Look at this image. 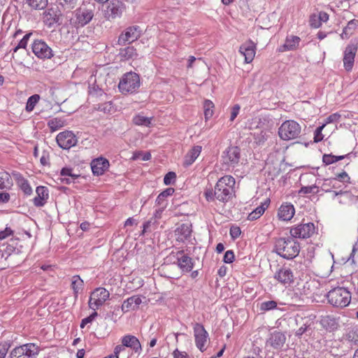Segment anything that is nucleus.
<instances>
[{
    "label": "nucleus",
    "mask_w": 358,
    "mask_h": 358,
    "mask_svg": "<svg viewBox=\"0 0 358 358\" xmlns=\"http://www.w3.org/2000/svg\"><path fill=\"white\" fill-rule=\"evenodd\" d=\"M193 329L196 346L201 352H204L206 350L205 345L208 339V333L200 323H195Z\"/></svg>",
    "instance_id": "12"
},
{
    "label": "nucleus",
    "mask_w": 358,
    "mask_h": 358,
    "mask_svg": "<svg viewBox=\"0 0 358 358\" xmlns=\"http://www.w3.org/2000/svg\"><path fill=\"white\" fill-rule=\"evenodd\" d=\"M289 233L294 238H307L315 233V225L312 222L301 223L291 227Z\"/></svg>",
    "instance_id": "10"
},
{
    "label": "nucleus",
    "mask_w": 358,
    "mask_h": 358,
    "mask_svg": "<svg viewBox=\"0 0 358 358\" xmlns=\"http://www.w3.org/2000/svg\"><path fill=\"white\" fill-rule=\"evenodd\" d=\"M240 108L241 107L238 104H236L232 107L230 115V121L232 122L235 120L240 111Z\"/></svg>",
    "instance_id": "61"
},
{
    "label": "nucleus",
    "mask_w": 358,
    "mask_h": 358,
    "mask_svg": "<svg viewBox=\"0 0 358 358\" xmlns=\"http://www.w3.org/2000/svg\"><path fill=\"white\" fill-rule=\"evenodd\" d=\"M141 35V30L138 26L127 27L118 38L117 43L120 45H125L136 41Z\"/></svg>",
    "instance_id": "11"
},
{
    "label": "nucleus",
    "mask_w": 358,
    "mask_h": 358,
    "mask_svg": "<svg viewBox=\"0 0 358 358\" xmlns=\"http://www.w3.org/2000/svg\"><path fill=\"white\" fill-rule=\"evenodd\" d=\"M324 127L325 124H322V126H320L316 129L314 136V141L315 143H318L323 139L324 136L322 134V131Z\"/></svg>",
    "instance_id": "55"
},
{
    "label": "nucleus",
    "mask_w": 358,
    "mask_h": 358,
    "mask_svg": "<svg viewBox=\"0 0 358 358\" xmlns=\"http://www.w3.org/2000/svg\"><path fill=\"white\" fill-rule=\"evenodd\" d=\"M31 33L27 34L24 36V37L18 42L17 45L13 48V57H15V53H17V51L20 49H26V47L27 45V43L29 41V37L31 36Z\"/></svg>",
    "instance_id": "42"
},
{
    "label": "nucleus",
    "mask_w": 358,
    "mask_h": 358,
    "mask_svg": "<svg viewBox=\"0 0 358 358\" xmlns=\"http://www.w3.org/2000/svg\"><path fill=\"white\" fill-rule=\"evenodd\" d=\"M349 341L355 345H358V328L352 329L348 334Z\"/></svg>",
    "instance_id": "52"
},
{
    "label": "nucleus",
    "mask_w": 358,
    "mask_h": 358,
    "mask_svg": "<svg viewBox=\"0 0 358 358\" xmlns=\"http://www.w3.org/2000/svg\"><path fill=\"white\" fill-rule=\"evenodd\" d=\"M13 234V231L10 227H6L4 230L0 231V241L6 238Z\"/></svg>",
    "instance_id": "62"
},
{
    "label": "nucleus",
    "mask_w": 358,
    "mask_h": 358,
    "mask_svg": "<svg viewBox=\"0 0 358 358\" xmlns=\"http://www.w3.org/2000/svg\"><path fill=\"white\" fill-rule=\"evenodd\" d=\"M357 44L349 43L344 51L343 64L346 71L352 70L355 62V57L357 51Z\"/></svg>",
    "instance_id": "18"
},
{
    "label": "nucleus",
    "mask_w": 358,
    "mask_h": 358,
    "mask_svg": "<svg viewBox=\"0 0 358 358\" xmlns=\"http://www.w3.org/2000/svg\"><path fill=\"white\" fill-rule=\"evenodd\" d=\"M301 41V38L296 36H287L283 45L280 46V52L295 50Z\"/></svg>",
    "instance_id": "29"
},
{
    "label": "nucleus",
    "mask_w": 358,
    "mask_h": 358,
    "mask_svg": "<svg viewBox=\"0 0 358 358\" xmlns=\"http://www.w3.org/2000/svg\"><path fill=\"white\" fill-rule=\"evenodd\" d=\"M277 307V303L275 301H267L262 302L260 306V310L268 311L273 310Z\"/></svg>",
    "instance_id": "51"
},
{
    "label": "nucleus",
    "mask_w": 358,
    "mask_h": 358,
    "mask_svg": "<svg viewBox=\"0 0 358 358\" xmlns=\"http://www.w3.org/2000/svg\"><path fill=\"white\" fill-rule=\"evenodd\" d=\"M204 115L206 119L211 117L213 115V108H214L213 103L210 100H206L203 103Z\"/></svg>",
    "instance_id": "48"
},
{
    "label": "nucleus",
    "mask_w": 358,
    "mask_h": 358,
    "mask_svg": "<svg viewBox=\"0 0 358 358\" xmlns=\"http://www.w3.org/2000/svg\"><path fill=\"white\" fill-rule=\"evenodd\" d=\"M64 125V120L60 117H55L50 120L48 122V126L52 131H55Z\"/></svg>",
    "instance_id": "40"
},
{
    "label": "nucleus",
    "mask_w": 358,
    "mask_h": 358,
    "mask_svg": "<svg viewBox=\"0 0 358 358\" xmlns=\"http://www.w3.org/2000/svg\"><path fill=\"white\" fill-rule=\"evenodd\" d=\"M310 292V284L308 282L303 280L297 282L293 289V294L296 299L295 301L300 300L301 296L308 295Z\"/></svg>",
    "instance_id": "24"
},
{
    "label": "nucleus",
    "mask_w": 358,
    "mask_h": 358,
    "mask_svg": "<svg viewBox=\"0 0 358 358\" xmlns=\"http://www.w3.org/2000/svg\"><path fill=\"white\" fill-rule=\"evenodd\" d=\"M173 358H188V355L186 352L180 351L178 349H176L173 352Z\"/></svg>",
    "instance_id": "63"
},
{
    "label": "nucleus",
    "mask_w": 358,
    "mask_h": 358,
    "mask_svg": "<svg viewBox=\"0 0 358 358\" xmlns=\"http://www.w3.org/2000/svg\"><path fill=\"white\" fill-rule=\"evenodd\" d=\"M192 231V225L190 224H181L175 231L176 235L177 236V240L184 242L190 237Z\"/></svg>",
    "instance_id": "27"
},
{
    "label": "nucleus",
    "mask_w": 358,
    "mask_h": 358,
    "mask_svg": "<svg viewBox=\"0 0 358 358\" xmlns=\"http://www.w3.org/2000/svg\"><path fill=\"white\" fill-rule=\"evenodd\" d=\"M322 23L320 21V19L317 18V16L315 15H313L310 17V25L313 28H318L321 26Z\"/></svg>",
    "instance_id": "59"
},
{
    "label": "nucleus",
    "mask_w": 358,
    "mask_h": 358,
    "mask_svg": "<svg viewBox=\"0 0 358 358\" xmlns=\"http://www.w3.org/2000/svg\"><path fill=\"white\" fill-rule=\"evenodd\" d=\"M301 132V126L292 120L283 122L278 131L280 138L283 141H291L300 138Z\"/></svg>",
    "instance_id": "4"
},
{
    "label": "nucleus",
    "mask_w": 358,
    "mask_h": 358,
    "mask_svg": "<svg viewBox=\"0 0 358 358\" xmlns=\"http://www.w3.org/2000/svg\"><path fill=\"white\" fill-rule=\"evenodd\" d=\"M229 233H230V236H231V238L233 239H236L238 237H239V236L241 234V229L239 227L232 226L230 228Z\"/></svg>",
    "instance_id": "58"
},
{
    "label": "nucleus",
    "mask_w": 358,
    "mask_h": 358,
    "mask_svg": "<svg viewBox=\"0 0 358 358\" xmlns=\"http://www.w3.org/2000/svg\"><path fill=\"white\" fill-rule=\"evenodd\" d=\"M71 287L73 292V296L76 299L78 294L82 292L84 289V282L78 275L71 278Z\"/></svg>",
    "instance_id": "32"
},
{
    "label": "nucleus",
    "mask_w": 358,
    "mask_h": 358,
    "mask_svg": "<svg viewBox=\"0 0 358 358\" xmlns=\"http://www.w3.org/2000/svg\"><path fill=\"white\" fill-rule=\"evenodd\" d=\"M235 179L231 176L222 177L216 183L215 189H207L204 194L208 201L215 199L223 203L230 200L234 194Z\"/></svg>",
    "instance_id": "1"
},
{
    "label": "nucleus",
    "mask_w": 358,
    "mask_h": 358,
    "mask_svg": "<svg viewBox=\"0 0 358 358\" xmlns=\"http://www.w3.org/2000/svg\"><path fill=\"white\" fill-rule=\"evenodd\" d=\"M41 351L35 343H28L14 348L9 354V358H37Z\"/></svg>",
    "instance_id": "6"
},
{
    "label": "nucleus",
    "mask_w": 358,
    "mask_h": 358,
    "mask_svg": "<svg viewBox=\"0 0 358 358\" xmlns=\"http://www.w3.org/2000/svg\"><path fill=\"white\" fill-rule=\"evenodd\" d=\"M319 192V187L316 185H310V186H303L299 191V194H317Z\"/></svg>",
    "instance_id": "49"
},
{
    "label": "nucleus",
    "mask_w": 358,
    "mask_h": 358,
    "mask_svg": "<svg viewBox=\"0 0 358 358\" xmlns=\"http://www.w3.org/2000/svg\"><path fill=\"white\" fill-rule=\"evenodd\" d=\"M142 303L140 296L134 295L127 299L124 300L122 305V310L124 313L129 312V310H136L138 308L139 305Z\"/></svg>",
    "instance_id": "26"
},
{
    "label": "nucleus",
    "mask_w": 358,
    "mask_h": 358,
    "mask_svg": "<svg viewBox=\"0 0 358 358\" xmlns=\"http://www.w3.org/2000/svg\"><path fill=\"white\" fill-rule=\"evenodd\" d=\"M321 324L327 329L333 330L336 328L335 319L330 316L323 317L321 320Z\"/></svg>",
    "instance_id": "43"
},
{
    "label": "nucleus",
    "mask_w": 358,
    "mask_h": 358,
    "mask_svg": "<svg viewBox=\"0 0 358 358\" xmlns=\"http://www.w3.org/2000/svg\"><path fill=\"white\" fill-rule=\"evenodd\" d=\"M58 145L64 150L70 149L75 146L78 142L76 135L71 131L60 132L56 137Z\"/></svg>",
    "instance_id": "13"
},
{
    "label": "nucleus",
    "mask_w": 358,
    "mask_h": 358,
    "mask_svg": "<svg viewBox=\"0 0 358 358\" xmlns=\"http://www.w3.org/2000/svg\"><path fill=\"white\" fill-rule=\"evenodd\" d=\"M133 122L136 125L148 127L151 124V119L143 115H136Z\"/></svg>",
    "instance_id": "47"
},
{
    "label": "nucleus",
    "mask_w": 358,
    "mask_h": 358,
    "mask_svg": "<svg viewBox=\"0 0 358 358\" xmlns=\"http://www.w3.org/2000/svg\"><path fill=\"white\" fill-rule=\"evenodd\" d=\"M328 302L334 307L345 308L351 301V292L345 287H337L331 289L326 295Z\"/></svg>",
    "instance_id": "3"
},
{
    "label": "nucleus",
    "mask_w": 358,
    "mask_h": 358,
    "mask_svg": "<svg viewBox=\"0 0 358 358\" xmlns=\"http://www.w3.org/2000/svg\"><path fill=\"white\" fill-rule=\"evenodd\" d=\"M176 178V174L175 172L170 171L167 173L164 178V182L166 185L173 184Z\"/></svg>",
    "instance_id": "54"
},
{
    "label": "nucleus",
    "mask_w": 358,
    "mask_h": 358,
    "mask_svg": "<svg viewBox=\"0 0 358 358\" xmlns=\"http://www.w3.org/2000/svg\"><path fill=\"white\" fill-rule=\"evenodd\" d=\"M136 55V50L133 46H128L120 50V57L124 59H129Z\"/></svg>",
    "instance_id": "38"
},
{
    "label": "nucleus",
    "mask_w": 358,
    "mask_h": 358,
    "mask_svg": "<svg viewBox=\"0 0 358 358\" xmlns=\"http://www.w3.org/2000/svg\"><path fill=\"white\" fill-rule=\"evenodd\" d=\"M34 54L41 59H50L53 56L52 49L42 40H36L32 44Z\"/></svg>",
    "instance_id": "16"
},
{
    "label": "nucleus",
    "mask_w": 358,
    "mask_h": 358,
    "mask_svg": "<svg viewBox=\"0 0 358 358\" xmlns=\"http://www.w3.org/2000/svg\"><path fill=\"white\" fill-rule=\"evenodd\" d=\"M334 196L337 198L338 202L342 205L358 206V195L353 194L350 191H333Z\"/></svg>",
    "instance_id": "17"
},
{
    "label": "nucleus",
    "mask_w": 358,
    "mask_h": 358,
    "mask_svg": "<svg viewBox=\"0 0 358 358\" xmlns=\"http://www.w3.org/2000/svg\"><path fill=\"white\" fill-rule=\"evenodd\" d=\"M178 266L184 272H189L194 266V262L191 257L184 253L183 251H179L177 253Z\"/></svg>",
    "instance_id": "21"
},
{
    "label": "nucleus",
    "mask_w": 358,
    "mask_h": 358,
    "mask_svg": "<svg viewBox=\"0 0 358 358\" xmlns=\"http://www.w3.org/2000/svg\"><path fill=\"white\" fill-rule=\"evenodd\" d=\"M139 87V76L133 72L124 74L118 85L120 91L124 94L135 92Z\"/></svg>",
    "instance_id": "7"
},
{
    "label": "nucleus",
    "mask_w": 358,
    "mask_h": 358,
    "mask_svg": "<svg viewBox=\"0 0 358 358\" xmlns=\"http://www.w3.org/2000/svg\"><path fill=\"white\" fill-rule=\"evenodd\" d=\"M266 203L262 204L257 207L252 212H251L248 216V220L250 221H254L259 218L264 213L266 208L268 207V205L265 207Z\"/></svg>",
    "instance_id": "37"
},
{
    "label": "nucleus",
    "mask_w": 358,
    "mask_h": 358,
    "mask_svg": "<svg viewBox=\"0 0 358 358\" xmlns=\"http://www.w3.org/2000/svg\"><path fill=\"white\" fill-rule=\"evenodd\" d=\"M287 338L284 333L275 330L269 333L266 340V348L275 350H280L285 345Z\"/></svg>",
    "instance_id": "9"
},
{
    "label": "nucleus",
    "mask_w": 358,
    "mask_h": 358,
    "mask_svg": "<svg viewBox=\"0 0 358 358\" xmlns=\"http://www.w3.org/2000/svg\"><path fill=\"white\" fill-rule=\"evenodd\" d=\"M60 175L62 176L61 181L66 185L71 184L80 176L78 174L73 173V169L71 168L64 167L60 171Z\"/></svg>",
    "instance_id": "31"
},
{
    "label": "nucleus",
    "mask_w": 358,
    "mask_h": 358,
    "mask_svg": "<svg viewBox=\"0 0 358 358\" xmlns=\"http://www.w3.org/2000/svg\"><path fill=\"white\" fill-rule=\"evenodd\" d=\"M79 0H57L58 6L64 11H70L74 8Z\"/></svg>",
    "instance_id": "35"
},
{
    "label": "nucleus",
    "mask_w": 358,
    "mask_h": 358,
    "mask_svg": "<svg viewBox=\"0 0 358 358\" xmlns=\"http://www.w3.org/2000/svg\"><path fill=\"white\" fill-rule=\"evenodd\" d=\"M106 9L105 10V17L111 20L120 17L122 13L123 4L120 0H108Z\"/></svg>",
    "instance_id": "15"
},
{
    "label": "nucleus",
    "mask_w": 358,
    "mask_h": 358,
    "mask_svg": "<svg viewBox=\"0 0 358 358\" xmlns=\"http://www.w3.org/2000/svg\"><path fill=\"white\" fill-rule=\"evenodd\" d=\"M334 181V180L333 178L324 179L322 184V186H321L322 189L326 192H331V187H333V188L336 187V185L334 184H333Z\"/></svg>",
    "instance_id": "50"
},
{
    "label": "nucleus",
    "mask_w": 358,
    "mask_h": 358,
    "mask_svg": "<svg viewBox=\"0 0 358 358\" xmlns=\"http://www.w3.org/2000/svg\"><path fill=\"white\" fill-rule=\"evenodd\" d=\"M334 180H338L343 182L350 183V178L347 173L346 171H343V172L338 173L336 175L334 178H333Z\"/></svg>",
    "instance_id": "53"
},
{
    "label": "nucleus",
    "mask_w": 358,
    "mask_h": 358,
    "mask_svg": "<svg viewBox=\"0 0 358 358\" xmlns=\"http://www.w3.org/2000/svg\"><path fill=\"white\" fill-rule=\"evenodd\" d=\"M13 186V180L6 171H0V190H8Z\"/></svg>",
    "instance_id": "33"
},
{
    "label": "nucleus",
    "mask_w": 358,
    "mask_h": 358,
    "mask_svg": "<svg viewBox=\"0 0 358 358\" xmlns=\"http://www.w3.org/2000/svg\"><path fill=\"white\" fill-rule=\"evenodd\" d=\"M122 343L124 347L131 348L135 352L141 351V345L139 340L134 336L126 335L122 338Z\"/></svg>",
    "instance_id": "28"
},
{
    "label": "nucleus",
    "mask_w": 358,
    "mask_h": 358,
    "mask_svg": "<svg viewBox=\"0 0 358 358\" xmlns=\"http://www.w3.org/2000/svg\"><path fill=\"white\" fill-rule=\"evenodd\" d=\"M273 278L283 285H289L294 282V275L292 270L285 265L279 268L274 273Z\"/></svg>",
    "instance_id": "14"
},
{
    "label": "nucleus",
    "mask_w": 358,
    "mask_h": 358,
    "mask_svg": "<svg viewBox=\"0 0 358 358\" xmlns=\"http://www.w3.org/2000/svg\"><path fill=\"white\" fill-rule=\"evenodd\" d=\"M9 348L10 343L8 342H3L0 343V358H5Z\"/></svg>",
    "instance_id": "56"
},
{
    "label": "nucleus",
    "mask_w": 358,
    "mask_h": 358,
    "mask_svg": "<svg viewBox=\"0 0 358 358\" xmlns=\"http://www.w3.org/2000/svg\"><path fill=\"white\" fill-rule=\"evenodd\" d=\"M18 184L22 191L26 195H31L32 193V189L27 180L24 178L18 179Z\"/></svg>",
    "instance_id": "46"
},
{
    "label": "nucleus",
    "mask_w": 358,
    "mask_h": 358,
    "mask_svg": "<svg viewBox=\"0 0 358 358\" xmlns=\"http://www.w3.org/2000/svg\"><path fill=\"white\" fill-rule=\"evenodd\" d=\"M235 258L234 253L232 250H227L223 257V261L226 264H231Z\"/></svg>",
    "instance_id": "57"
},
{
    "label": "nucleus",
    "mask_w": 358,
    "mask_h": 358,
    "mask_svg": "<svg viewBox=\"0 0 358 358\" xmlns=\"http://www.w3.org/2000/svg\"><path fill=\"white\" fill-rule=\"evenodd\" d=\"M240 157V149L236 146L228 148L222 156L224 164L232 167L238 163Z\"/></svg>",
    "instance_id": "19"
},
{
    "label": "nucleus",
    "mask_w": 358,
    "mask_h": 358,
    "mask_svg": "<svg viewBox=\"0 0 358 358\" xmlns=\"http://www.w3.org/2000/svg\"><path fill=\"white\" fill-rule=\"evenodd\" d=\"M113 106L110 102H106L99 105L98 109L105 113H110Z\"/></svg>",
    "instance_id": "60"
},
{
    "label": "nucleus",
    "mask_w": 358,
    "mask_h": 358,
    "mask_svg": "<svg viewBox=\"0 0 358 358\" xmlns=\"http://www.w3.org/2000/svg\"><path fill=\"white\" fill-rule=\"evenodd\" d=\"M239 52L245 57L246 63H250L255 55V45L252 41H248L240 46Z\"/></svg>",
    "instance_id": "22"
},
{
    "label": "nucleus",
    "mask_w": 358,
    "mask_h": 358,
    "mask_svg": "<svg viewBox=\"0 0 358 358\" xmlns=\"http://www.w3.org/2000/svg\"><path fill=\"white\" fill-rule=\"evenodd\" d=\"M350 153L345 155L335 156L331 154H324L322 157V162L326 165H329L348 157Z\"/></svg>",
    "instance_id": "36"
},
{
    "label": "nucleus",
    "mask_w": 358,
    "mask_h": 358,
    "mask_svg": "<svg viewBox=\"0 0 358 358\" xmlns=\"http://www.w3.org/2000/svg\"><path fill=\"white\" fill-rule=\"evenodd\" d=\"M201 146L195 145L185 155L184 159V165L186 166L192 164L197 157L199 156L201 152Z\"/></svg>",
    "instance_id": "30"
},
{
    "label": "nucleus",
    "mask_w": 358,
    "mask_h": 358,
    "mask_svg": "<svg viewBox=\"0 0 358 358\" xmlns=\"http://www.w3.org/2000/svg\"><path fill=\"white\" fill-rule=\"evenodd\" d=\"M275 252L287 259H292L300 252L299 243L294 237L280 238L275 243Z\"/></svg>",
    "instance_id": "2"
},
{
    "label": "nucleus",
    "mask_w": 358,
    "mask_h": 358,
    "mask_svg": "<svg viewBox=\"0 0 358 358\" xmlns=\"http://www.w3.org/2000/svg\"><path fill=\"white\" fill-rule=\"evenodd\" d=\"M109 296L110 293L106 288H96L90 295L89 307L94 310L98 309L109 299Z\"/></svg>",
    "instance_id": "8"
},
{
    "label": "nucleus",
    "mask_w": 358,
    "mask_h": 358,
    "mask_svg": "<svg viewBox=\"0 0 358 358\" xmlns=\"http://www.w3.org/2000/svg\"><path fill=\"white\" fill-rule=\"evenodd\" d=\"M341 115L338 113H334L327 117L326 122L327 123H332L336 122L339 120Z\"/></svg>",
    "instance_id": "64"
},
{
    "label": "nucleus",
    "mask_w": 358,
    "mask_h": 358,
    "mask_svg": "<svg viewBox=\"0 0 358 358\" xmlns=\"http://www.w3.org/2000/svg\"><path fill=\"white\" fill-rule=\"evenodd\" d=\"M174 192L175 189L172 187L166 188L164 191H163L158 195L156 199V203L158 205H166L165 202V199L167 196L172 195L174 193Z\"/></svg>",
    "instance_id": "41"
},
{
    "label": "nucleus",
    "mask_w": 358,
    "mask_h": 358,
    "mask_svg": "<svg viewBox=\"0 0 358 358\" xmlns=\"http://www.w3.org/2000/svg\"><path fill=\"white\" fill-rule=\"evenodd\" d=\"M36 196L33 199L34 204L36 207H42L49 197L48 189L46 187L38 186L36 187Z\"/></svg>",
    "instance_id": "23"
},
{
    "label": "nucleus",
    "mask_w": 358,
    "mask_h": 358,
    "mask_svg": "<svg viewBox=\"0 0 358 358\" xmlns=\"http://www.w3.org/2000/svg\"><path fill=\"white\" fill-rule=\"evenodd\" d=\"M295 213V209L292 204L285 203L281 205L278 209V215L279 219L284 221L290 220Z\"/></svg>",
    "instance_id": "25"
},
{
    "label": "nucleus",
    "mask_w": 358,
    "mask_h": 358,
    "mask_svg": "<svg viewBox=\"0 0 358 358\" xmlns=\"http://www.w3.org/2000/svg\"><path fill=\"white\" fill-rule=\"evenodd\" d=\"M358 27V20L353 19L348 22L346 27L343 29V32L341 34V37L344 38H348L351 36L354 31Z\"/></svg>",
    "instance_id": "34"
},
{
    "label": "nucleus",
    "mask_w": 358,
    "mask_h": 358,
    "mask_svg": "<svg viewBox=\"0 0 358 358\" xmlns=\"http://www.w3.org/2000/svg\"><path fill=\"white\" fill-rule=\"evenodd\" d=\"M94 8L83 5L73 13V17L71 19V24L76 28L83 27L87 24L94 17Z\"/></svg>",
    "instance_id": "5"
},
{
    "label": "nucleus",
    "mask_w": 358,
    "mask_h": 358,
    "mask_svg": "<svg viewBox=\"0 0 358 358\" xmlns=\"http://www.w3.org/2000/svg\"><path fill=\"white\" fill-rule=\"evenodd\" d=\"M109 162L108 159L100 157L93 159L91 162L92 173L96 176L103 175L109 168Z\"/></svg>",
    "instance_id": "20"
},
{
    "label": "nucleus",
    "mask_w": 358,
    "mask_h": 358,
    "mask_svg": "<svg viewBox=\"0 0 358 358\" xmlns=\"http://www.w3.org/2000/svg\"><path fill=\"white\" fill-rule=\"evenodd\" d=\"M40 100V95L38 94H34L31 96H29L28 98V100L27 101V104H26V110L27 112H31L35 106L36 105V103L38 102V101Z\"/></svg>",
    "instance_id": "45"
},
{
    "label": "nucleus",
    "mask_w": 358,
    "mask_h": 358,
    "mask_svg": "<svg viewBox=\"0 0 358 358\" xmlns=\"http://www.w3.org/2000/svg\"><path fill=\"white\" fill-rule=\"evenodd\" d=\"M30 8L34 10H43L48 5V0H25Z\"/></svg>",
    "instance_id": "39"
},
{
    "label": "nucleus",
    "mask_w": 358,
    "mask_h": 358,
    "mask_svg": "<svg viewBox=\"0 0 358 358\" xmlns=\"http://www.w3.org/2000/svg\"><path fill=\"white\" fill-rule=\"evenodd\" d=\"M300 320L296 319V324L302 323V325L295 331V336L297 337H301L308 329L310 327V324L308 323V320L304 322V318L300 317Z\"/></svg>",
    "instance_id": "44"
}]
</instances>
